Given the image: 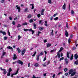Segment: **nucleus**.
<instances>
[{"label":"nucleus","instance_id":"nucleus-1","mask_svg":"<svg viewBox=\"0 0 78 78\" xmlns=\"http://www.w3.org/2000/svg\"><path fill=\"white\" fill-rule=\"evenodd\" d=\"M74 71H76V69L74 70L73 69H70L69 72V75H70V74L72 73Z\"/></svg>","mask_w":78,"mask_h":78},{"label":"nucleus","instance_id":"nucleus-2","mask_svg":"<svg viewBox=\"0 0 78 78\" xmlns=\"http://www.w3.org/2000/svg\"><path fill=\"white\" fill-rule=\"evenodd\" d=\"M0 69L3 71V74H4V75H6V74L7 71L5 69H2V67H1Z\"/></svg>","mask_w":78,"mask_h":78},{"label":"nucleus","instance_id":"nucleus-3","mask_svg":"<svg viewBox=\"0 0 78 78\" xmlns=\"http://www.w3.org/2000/svg\"><path fill=\"white\" fill-rule=\"evenodd\" d=\"M17 63H18V64H21V66H22V65L23 64V62L19 60H18V61H17Z\"/></svg>","mask_w":78,"mask_h":78},{"label":"nucleus","instance_id":"nucleus-4","mask_svg":"<svg viewBox=\"0 0 78 78\" xmlns=\"http://www.w3.org/2000/svg\"><path fill=\"white\" fill-rule=\"evenodd\" d=\"M26 50V49H24V50H22L21 51V55L22 56H23L24 55V54H25V51Z\"/></svg>","mask_w":78,"mask_h":78},{"label":"nucleus","instance_id":"nucleus-5","mask_svg":"<svg viewBox=\"0 0 78 78\" xmlns=\"http://www.w3.org/2000/svg\"><path fill=\"white\" fill-rule=\"evenodd\" d=\"M18 70H19V69H17V71H16V73H14V74L11 75L12 77V76H13V75H17V74L18 73Z\"/></svg>","mask_w":78,"mask_h":78},{"label":"nucleus","instance_id":"nucleus-6","mask_svg":"<svg viewBox=\"0 0 78 78\" xmlns=\"http://www.w3.org/2000/svg\"><path fill=\"white\" fill-rule=\"evenodd\" d=\"M7 48H8V49H10L12 51H13V48H12V47L10 46H8L7 47Z\"/></svg>","mask_w":78,"mask_h":78},{"label":"nucleus","instance_id":"nucleus-7","mask_svg":"<svg viewBox=\"0 0 78 78\" xmlns=\"http://www.w3.org/2000/svg\"><path fill=\"white\" fill-rule=\"evenodd\" d=\"M13 57V60H15V59H17V56L15 54H14Z\"/></svg>","mask_w":78,"mask_h":78},{"label":"nucleus","instance_id":"nucleus-8","mask_svg":"<svg viewBox=\"0 0 78 78\" xmlns=\"http://www.w3.org/2000/svg\"><path fill=\"white\" fill-rule=\"evenodd\" d=\"M65 35L66 37H68L69 36V33L67 32V30H66L65 31Z\"/></svg>","mask_w":78,"mask_h":78},{"label":"nucleus","instance_id":"nucleus-9","mask_svg":"<svg viewBox=\"0 0 78 78\" xmlns=\"http://www.w3.org/2000/svg\"><path fill=\"white\" fill-rule=\"evenodd\" d=\"M47 48H48L49 47H50L51 46V44L48 43L47 44Z\"/></svg>","mask_w":78,"mask_h":78},{"label":"nucleus","instance_id":"nucleus-10","mask_svg":"<svg viewBox=\"0 0 78 78\" xmlns=\"http://www.w3.org/2000/svg\"><path fill=\"white\" fill-rule=\"evenodd\" d=\"M38 55L39 56L44 55V52H41Z\"/></svg>","mask_w":78,"mask_h":78},{"label":"nucleus","instance_id":"nucleus-11","mask_svg":"<svg viewBox=\"0 0 78 78\" xmlns=\"http://www.w3.org/2000/svg\"><path fill=\"white\" fill-rule=\"evenodd\" d=\"M0 33H2L3 35H6V32H2V30L0 31Z\"/></svg>","mask_w":78,"mask_h":78},{"label":"nucleus","instance_id":"nucleus-12","mask_svg":"<svg viewBox=\"0 0 78 78\" xmlns=\"http://www.w3.org/2000/svg\"><path fill=\"white\" fill-rule=\"evenodd\" d=\"M29 31H31L32 32V34H34V31L33 30H32V29H30L29 30Z\"/></svg>","mask_w":78,"mask_h":78},{"label":"nucleus","instance_id":"nucleus-13","mask_svg":"<svg viewBox=\"0 0 78 78\" xmlns=\"http://www.w3.org/2000/svg\"><path fill=\"white\" fill-rule=\"evenodd\" d=\"M74 56V58H75V59L76 60V59H78V55H77V54H75Z\"/></svg>","mask_w":78,"mask_h":78},{"label":"nucleus","instance_id":"nucleus-14","mask_svg":"<svg viewBox=\"0 0 78 78\" xmlns=\"http://www.w3.org/2000/svg\"><path fill=\"white\" fill-rule=\"evenodd\" d=\"M62 9L64 10L66 9V3H64V5H63Z\"/></svg>","mask_w":78,"mask_h":78},{"label":"nucleus","instance_id":"nucleus-15","mask_svg":"<svg viewBox=\"0 0 78 78\" xmlns=\"http://www.w3.org/2000/svg\"><path fill=\"white\" fill-rule=\"evenodd\" d=\"M17 51H18L19 53H20V52H21V50H20V49L19 48H18L17 49Z\"/></svg>","mask_w":78,"mask_h":78},{"label":"nucleus","instance_id":"nucleus-16","mask_svg":"<svg viewBox=\"0 0 78 78\" xmlns=\"http://www.w3.org/2000/svg\"><path fill=\"white\" fill-rule=\"evenodd\" d=\"M65 60L66 64H67L69 63V62H68V60L66 58L65 59Z\"/></svg>","mask_w":78,"mask_h":78},{"label":"nucleus","instance_id":"nucleus-17","mask_svg":"<svg viewBox=\"0 0 78 78\" xmlns=\"http://www.w3.org/2000/svg\"><path fill=\"white\" fill-rule=\"evenodd\" d=\"M56 51V49H55L54 50H51V53H54L55 51Z\"/></svg>","mask_w":78,"mask_h":78},{"label":"nucleus","instance_id":"nucleus-18","mask_svg":"<svg viewBox=\"0 0 78 78\" xmlns=\"http://www.w3.org/2000/svg\"><path fill=\"white\" fill-rule=\"evenodd\" d=\"M76 73V72H73L71 75V76H74V75H75V74Z\"/></svg>","mask_w":78,"mask_h":78},{"label":"nucleus","instance_id":"nucleus-19","mask_svg":"<svg viewBox=\"0 0 78 78\" xmlns=\"http://www.w3.org/2000/svg\"><path fill=\"white\" fill-rule=\"evenodd\" d=\"M16 9H18V12H20V7H18Z\"/></svg>","mask_w":78,"mask_h":78},{"label":"nucleus","instance_id":"nucleus-20","mask_svg":"<svg viewBox=\"0 0 78 78\" xmlns=\"http://www.w3.org/2000/svg\"><path fill=\"white\" fill-rule=\"evenodd\" d=\"M74 64H76V65H78V60H76L74 62Z\"/></svg>","mask_w":78,"mask_h":78},{"label":"nucleus","instance_id":"nucleus-21","mask_svg":"<svg viewBox=\"0 0 78 78\" xmlns=\"http://www.w3.org/2000/svg\"><path fill=\"white\" fill-rule=\"evenodd\" d=\"M57 55L58 56V58H60V54L59 53H57Z\"/></svg>","mask_w":78,"mask_h":78},{"label":"nucleus","instance_id":"nucleus-22","mask_svg":"<svg viewBox=\"0 0 78 78\" xmlns=\"http://www.w3.org/2000/svg\"><path fill=\"white\" fill-rule=\"evenodd\" d=\"M34 66H35V67H38V66H39V64H38V63H36L35 65H34Z\"/></svg>","mask_w":78,"mask_h":78},{"label":"nucleus","instance_id":"nucleus-23","mask_svg":"<svg viewBox=\"0 0 78 78\" xmlns=\"http://www.w3.org/2000/svg\"><path fill=\"white\" fill-rule=\"evenodd\" d=\"M49 64H50V62L49 61L47 62L44 63V64H47V65H48Z\"/></svg>","mask_w":78,"mask_h":78},{"label":"nucleus","instance_id":"nucleus-24","mask_svg":"<svg viewBox=\"0 0 78 78\" xmlns=\"http://www.w3.org/2000/svg\"><path fill=\"white\" fill-rule=\"evenodd\" d=\"M39 56L38 55L37 56V61H39Z\"/></svg>","mask_w":78,"mask_h":78},{"label":"nucleus","instance_id":"nucleus-25","mask_svg":"<svg viewBox=\"0 0 78 78\" xmlns=\"http://www.w3.org/2000/svg\"><path fill=\"white\" fill-rule=\"evenodd\" d=\"M67 58H70V57H69V52H67Z\"/></svg>","mask_w":78,"mask_h":78},{"label":"nucleus","instance_id":"nucleus-26","mask_svg":"<svg viewBox=\"0 0 78 78\" xmlns=\"http://www.w3.org/2000/svg\"><path fill=\"white\" fill-rule=\"evenodd\" d=\"M31 17V15H30V14L29 15L27 16V18H28L29 19H30Z\"/></svg>","mask_w":78,"mask_h":78},{"label":"nucleus","instance_id":"nucleus-27","mask_svg":"<svg viewBox=\"0 0 78 78\" xmlns=\"http://www.w3.org/2000/svg\"><path fill=\"white\" fill-rule=\"evenodd\" d=\"M73 54H72L71 56V58H70V60H72V59H73Z\"/></svg>","mask_w":78,"mask_h":78},{"label":"nucleus","instance_id":"nucleus-28","mask_svg":"<svg viewBox=\"0 0 78 78\" xmlns=\"http://www.w3.org/2000/svg\"><path fill=\"white\" fill-rule=\"evenodd\" d=\"M44 29V28L42 27H40L39 28V30L40 31H42Z\"/></svg>","mask_w":78,"mask_h":78},{"label":"nucleus","instance_id":"nucleus-29","mask_svg":"<svg viewBox=\"0 0 78 78\" xmlns=\"http://www.w3.org/2000/svg\"><path fill=\"white\" fill-rule=\"evenodd\" d=\"M27 24L28 23H24L22 24V25H27Z\"/></svg>","mask_w":78,"mask_h":78},{"label":"nucleus","instance_id":"nucleus-30","mask_svg":"<svg viewBox=\"0 0 78 78\" xmlns=\"http://www.w3.org/2000/svg\"><path fill=\"white\" fill-rule=\"evenodd\" d=\"M71 13L72 14H74V11H73V10H71Z\"/></svg>","mask_w":78,"mask_h":78},{"label":"nucleus","instance_id":"nucleus-31","mask_svg":"<svg viewBox=\"0 0 78 78\" xmlns=\"http://www.w3.org/2000/svg\"><path fill=\"white\" fill-rule=\"evenodd\" d=\"M1 3H3L4 2H5V0H1V1H0Z\"/></svg>","mask_w":78,"mask_h":78},{"label":"nucleus","instance_id":"nucleus-32","mask_svg":"<svg viewBox=\"0 0 78 78\" xmlns=\"http://www.w3.org/2000/svg\"><path fill=\"white\" fill-rule=\"evenodd\" d=\"M21 37H20V35H18V40H20V38H21Z\"/></svg>","mask_w":78,"mask_h":78},{"label":"nucleus","instance_id":"nucleus-33","mask_svg":"<svg viewBox=\"0 0 78 78\" xmlns=\"http://www.w3.org/2000/svg\"><path fill=\"white\" fill-rule=\"evenodd\" d=\"M34 29H36V25L35 24H34Z\"/></svg>","mask_w":78,"mask_h":78},{"label":"nucleus","instance_id":"nucleus-34","mask_svg":"<svg viewBox=\"0 0 78 78\" xmlns=\"http://www.w3.org/2000/svg\"><path fill=\"white\" fill-rule=\"evenodd\" d=\"M29 22H30V23H32V22H33V20L32 19H31V20H30Z\"/></svg>","mask_w":78,"mask_h":78},{"label":"nucleus","instance_id":"nucleus-35","mask_svg":"<svg viewBox=\"0 0 78 78\" xmlns=\"http://www.w3.org/2000/svg\"><path fill=\"white\" fill-rule=\"evenodd\" d=\"M21 26H22V25H21L20 24H18V25L17 27L18 28H19V27H21Z\"/></svg>","mask_w":78,"mask_h":78},{"label":"nucleus","instance_id":"nucleus-36","mask_svg":"<svg viewBox=\"0 0 78 78\" xmlns=\"http://www.w3.org/2000/svg\"><path fill=\"white\" fill-rule=\"evenodd\" d=\"M64 58V57H62L60 59L59 61H62V60H63Z\"/></svg>","mask_w":78,"mask_h":78},{"label":"nucleus","instance_id":"nucleus-37","mask_svg":"<svg viewBox=\"0 0 78 78\" xmlns=\"http://www.w3.org/2000/svg\"><path fill=\"white\" fill-rule=\"evenodd\" d=\"M68 70V69L67 68H65L64 69V71L66 72H67Z\"/></svg>","mask_w":78,"mask_h":78},{"label":"nucleus","instance_id":"nucleus-38","mask_svg":"<svg viewBox=\"0 0 78 78\" xmlns=\"http://www.w3.org/2000/svg\"><path fill=\"white\" fill-rule=\"evenodd\" d=\"M28 8H26L24 10V11H25V12H27V11H28Z\"/></svg>","mask_w":78,"mask_h":78},{"label":"nucleus","instance_id":"nucleus-39","mask_svg":"<svg viewBox=\"0 0 78 78\" xmlns=\"http://www.w3.org/2000/svg\"><path fill=\"white\" fill-rule=\"evenodd\" d=\"M8 39V37H4V40H6Z\"/></svg>","mask_w":78,"mask_h":78},{"label":"nucleus","instance_id":"nucleus-40","mask_svg":"<svg viewBox=\"0 0 78 78\" xmlns=\"http://www.w3.org/2000/svg\"><path fill=\"white\" fill-rule=\"evenodd\" d=\"M23 30L24 31H29V30L24 29Z\"/></svg>","mask_w":78,"mask_h":78},{"label":"nucleus","instance_id":"nucleus-41","mask_svg":"<svg viewBox=\"0 0 78 78\" xmlns=\"http://www.w3.org/2000/svg\"><path fill=\"white\" fill-rule=\"evenodd\" d=\"M53 30H52V32H51V36H53Z\"/></svg>","mask_w":78,"mask_h":78},{"label":"nucleus","instance_id":"nucleus-42","mask_svg":"<svg viewBox=\"0 0 78 78\" xmlns=\"http://www.w3.org/2000/svg\"><path fill=\"white\" fill-rule=\"evenodd\" d=\"M12 71V69H11V68H10L9 70V72L11 73V72Z\"/></svg>","mask_w":78,"mask_h":78},{"label":"nucleus","instance_id":"nucleus-43","mask_svg":"<svg viewBox=\"0 0 78 78\" xmlns=\"http://www.w3.org/2000/svg\"><path fill=\"white\" fill-rule=\"evenodd\" d=\"M48 3L51 4V0H48Z\"/></svg>","mask_w":78,"mask_h":78},{"label":"nucleus","instance_id":"nucleus-44","mask_svg":"<svg viewBox=\"0 0 78 78\" xmlns=\"http://www.w3.org/2000/svg\"><path fill=\"white\" fill-rule=\"evenodd\" d=\"M36 52L35 51L34 53V54H33V55H32L33 57V56H35V55H36Z\"/></svg>","mask_w":78,"mask_h":78},{"label":"nucleus","instance_id":"nucleus-45","mask_svg":"<svg viewBox=\"0 0 78 78\" xmlns=\"http://www.w3.org/2000/svg\"><path fill=\"white\" fill-rule=\"evenodd\" d=\"M61 74H62V72H60L58 73V75H61Z\"/></svg>","mask_w":78,"mask_h":78},{"label":"nucleus","instance_id":"nucleus-46","mask_svg":"<svg viewBox=\"0 0 78 78\" xmlns=\"http://www.w3.org/2000/svg\"><path fill=\"white\" fill-rule=\"evenodd\" d=\"M10 72H9V73H8V74H7V76H10Z\"/></svg>","mask_w":78,"mask_h":78},{"label":"nucleus","instance_id":"nucleus-47","mask_svg":"<svg viewBox=\"0 0 78 78\" xmlns=\"http://www.w3.org/2000/svg\"><path fill=\"white\" fill-rule=\"evenodd\" d=\"M37 16L38 18H39V17H41V15L40 14H38V15H37Z\"/></svg>","mask_w":78,"mask_h":78},{"label":"nucleus","instance_id":"nucleus-48","mask_svg":"<svg viewBox=\"0 0 78 78\" xmlns=\"http://www.w3.org/2000/svg\"><path fill=\"white\" fill-rule=\"evenodd\" d=\"M54 19L55 20H58V17H56L55 18H54Z\"/></svg>","mask_w":78,"mask_h":78},{"label":"nucleus","instance_id":"nucleus-49","mask_svg":"<svg viewBox=\"0 0 78 78\" xmlns=\"http://www.w3.org/2000/svg\"><path fill=\"white\" fill-rule=\"evenodd\" d=\"M46 60V56H45L44 58L43 61H45Z\"/></svg>","mask_w":78,"mask_h":78},{"label":"nucleus","instance_id":"nucleus-50","mask_svg":"<svg viewBox=\"0 0 78 78\" xmlns=\"http://www.w3.org/2000/svg\"><path fill=\"white\" fill-rule=\"evenodd\" d=\"M53 16H51L50 18V19L51 20H53Z\"/></svg>","mask_w":78,"mask_h":78},{"label":"nucleus","instance_id":"nucleus-51","mask_svg":"<svg viewBox=\"0 0 78 78\" xmlns=\"http://www.w3.org/2000/svg\"><path fill=\"white\" fill-rule=\"evenodd\" d=\"M9 19L10 20H12V18H11V17H9Z\"/></svg>","mask_w":78,"mask_h":78},{"label":"nucleus","instance_id":"nucleus-52","mask_svg":"<svg viewBox=\"0 0 78 78\" xmlns=\"http://www.w3.org/2000/svg\"><path fill=\"white\" fill-rule=\"evenodd\" d=\"M12 24L13 25H15V22L14 21H13L12 22Z\"/></svg>","mask_w":78,"mask_h":78},{"label":"nucleus","instance_id":"nucleus-53","mask_svg":"<svg viewBox=\"0 0 78 78\" xmlns=\"http://www.w3.org/2000/svg\"><path fill=\"white\" fill-rule=\"evenodd\" d=\"M63 49H64V48H62V47H61L60 48V50L62 51V50Z\"/></svg>","mask_w":78,"mask_h":78},{"label":"nucleus","instance_id":"nucleus-54","mask_svg":"<svg viewBox=\"0 0 78 78\" xmlns=\"http://www.w3.org/2000/svg\"><path fill=\"white\" fill-rule=\"evenodd\" d=\"M5 54H6V52H3L2 53V55L5 56Z\"/></svg>","mask_w":78,"mask_h":78},{"label":"nucleus","instance_id":"nucleus-55","mask_svg":"<svg viewBox=\"0 0 78 78\" xmlns=\"http://www.w3.org/2000/svg\"><path fill=\"white\" fill-rule=\"evenodd\" d=\"M76 49V48L75 47H73V50H75Z\"/></svg>","mask_w":78,"mask_h":78},{"label":"nucleus","instance_id":"nucleus-56","mask_svg":"<svg viewBox=\"0 0 78 78\" xmlns=\"http://www.w3.org/2000/svg\"><path fill=\"white\" fill-rule=\"evenodd\" d=\"M44 11H45V9H43L41 11V12H44Z\"/></svg>","mask_w":78,"mask_h":78},{"label":"nucleus","instance_id":"nucleus-57","mask_svg":"<svg viewBox=\"0 0 78 78\" xmlns=\"http://www.w3.org/2000/svg\"><path fill=\"white\" fill-rule=\"evenodd\" d=\"M66 28H68V27H69V25H68V24L66 23Z\"/></svg>","mask_w":78,"mask_h":78},{"label":"nucleus","instance_id":"nucleus-58","mask_svg":"<svg viewBox=\"0 0 78 78\" xmlns=\"http://www.w3.org/2000/svg\"><path fill=\"white\" fill-rule=\"evenodd\" d=\"M65 75L66 76H67V75H68V73H66L65 74Z\"/></svg>","mask_w":78,"mask_h":78},{"label":"nucleus","instance_id":"nucleus-59","mask_svg":"<svg viewBox=\"0 0 78 78\" xmlns=\"http://www.w3.org/2000/svg\"><path fill=\"white\" fill-rule=\"evenodd\" d=\"M70 39L69 38L68 39V42L69 43H70Z\"/></svg>","mask_w":78,"mask_h":78},{"label":"nucleus","instance_id":"nucleus-60","mask_svg":"<svg viewBox=\"0 0 78 78\" xmlns=\"http://www.w3.org/2000/svg\"><path fill=\"white\" fill-rule=\"evenodd\" d=\"M42 66H43V67H46V65H45V63L44 64H42Z\"/></svg>","mask_w":78,"mask_h":78},{"label":"nucleus","instance_id":"nucleus-61","mask_svg":"<svg viewBox=\"0 0 78 78\" xmlns=\"http://www.w3.org/2000/svg\"><path fill=\"white\" fill-rule=\"evenodd\" d=\"M34 6L32 5V8H31V9H34Z\"/></svg>","mask_w":78,"mask_h":78},{"label":"nucleus","instance_id":"nucleus-62","mask_svg":"<svg viewBox=\"0 0 78 78\" xmlns=\"http://www.w3.org/2000/svg\"><path fill=\"white\" fill-rule=\"evenodd\" d=\"M73 35H70V38H72L73 37Z\"/></svg>","mask_w":78,"mask_h":78},{"label":"nucleus","instance_id":"nucleus-63","mask_svg":"<svg viewBox=\"0 0 78 78\" xmlns=\"http://www.w3.org/2000/svg\"><path fill=\"white\" fill-rule=\"evenodd\" d=\"M36 77L34 75H33V76L32 78H36Z\"/></svg>","mask_w":78,"mask_h":78},{"label":"nucleus","instance_id":"nucleus-64","mask_svg":"<svg viewBox=\"0 0 78 78\" xmlns=\"http://www.w3.org/2000/svg\"><path fill=\"white\" fill-rule=\"evenodd\" d=\"M61 69V65H60V66L58 67V69Z\"/></svg>","mask_w":78,"mask_h":78}]
</instances>
